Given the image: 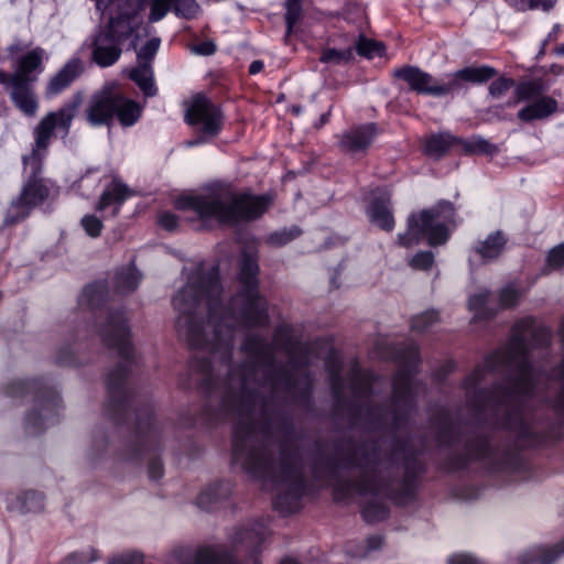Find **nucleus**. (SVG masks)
I'll list each match as a JSON object with an SVG mask.
<instances>
[{"label": "nucleus", "instance_id": "f257e3e1", "mask_svg": "<svg viewBox=\"0 0 564 564\" xmlns=\"http://www.w3.org/2000/svg\"><path fill=\"white\" fill-rule=\"evenodd\" d=\"M237 292L223 304L220 280H193L173 297L180 313L176 330L197 352L189 365L195 381L207 394L202 420L214 424L237 417L232 432V462L256 479L284 485L273 501L283 516L301 510L306 481L293 417L286 404L308 409L313 379L296 376L288 365H276L272 343L258 334L243 338L247 356L231 365L238 327L260 328L269 324V303L260 292V280H237Z\"/></svg>", "mask_w": 564, "mask_h": 564}, {"label": "nucleus", "instance_id": "f03ea898", "mask_svg": "<svg viewBox=\"0 0 564 564\" xmlns=\"http://www.w3.org/2000/svg\"><path fill=\"white\" fill-rule=\"evenodd\" d=\"M528 335L534 347H547L551 343L549 328L535 327L532 316L523 317L512 326L508 343L489 354L484 365H477L462 383L466 406L476 419L481 421L490 413L495 427L509 432L519 448L564 437L563 421L551 422L527 410L535 388Z\"/></svg>", "mask_w": 564, "mask_h": 564}, {"label": "nucleus", "instance_id": "7ed1b4c3", "mask_svg": "<svg viewBox=\"0 0 564 564\" xmlns=\"http://www.w3.org/2000/svg\"><path fill=\"white\" fill-rule=\"evenodd\" d=\"M425 437L419 448L410 438L393 437L390 457L383 458L377 442L357 444L351 438L315 440L310 455L311 474L315 480L334 481L335 501L359 496H384L404 506L414 499L419 479L427 470L421 458Z\"/></svg>", "mask_w": 564, "mask_h": 564}, {"label": "nucleus", "instance_id": "20e7f679", "mask_svg": "<svg viewBox=\"0 0 564 564\" xmlns=\"http://www.w3.org/2000/svg\"><path fill=\"white\" fill-rule=\"evenodd\" d=\"M395 359L400 368L392 379L390 409L369 402L372 384L357 364L348 372L352 399L346 400L340 367L330 366L329 387L335 413L346 416L350 426H361L368 431L390 430L397 433L404 429L417 411L412 383L421 361L419 346L413 341L399 346L395 349Z\"/></svg>", "mask_w": 564, "mask_h": 564}, {"label": "nucleus", "instance_id": "39448f33", "mask_svg": "<svg viewBox=\"0 0 564 564\" xmlns=\"http://www.w3.org/2000/svg\"><path fill=\"white\" fill-rule=\"evenodd\" d=\"M82 104L80 94L61 107L57 111L48 112L41 119L34 128V144L29 155L22 158L25 166L30 165L31 173L23 183L21 191L14 197L6 210L3 227H11L25 220L32 210L45 203L50 196V188L43 177H41L43 159L54 135L56 128L62 129L65 134L68 133L72 121Z\"/></svg>", "mask_w": 564, "mask_h": 564}, {"label": "nucleus", "instance_id": "423d86ee", "mask_svg": "<svg viewBox=\"0 0 564 564\" xmlns=\"http://www.w3.org/2000/svg\"><path fill=\"white\" fill-rule=\"evenodd\" d=\"M269 195L237 194L230 185L213 183L198 194L183 195L175 199L177 210L193 212L200 225L198 229L218 225H235L260 218L271 205Z\"/></svg>", "mask_w": 564, "mask_h": 564}, {"label": "nucleus", "instance_id": "0eeeda50", "mask_svg": "<svg viewBox=\"0 0 564 564\" xmlns=\"http://www.w3.org/2000/svg\"><path fill=\"white\" fill-rule=\"evenodd\" d=\"M99 335L105 346L117 350L122 361L107 375L106 388L108 401L106 413L116 424L127 422L134 394L126 387V381L133 364L134 349L131 332L123 310L108 311L105 322L99 327Z\"/></svg>", "mask_w": 564, "mask_h": 564}, {"label": "nucleus", "instance_id": "6e6552de", "mask_svg": "<svg viewBox=\"0 0 564 564\" xmlns=\"http://www.w3.org/2000/svg\"><path fill=\"white\" fill-rule=\"evenodd\" d=\"M140 9L139 0H117L115 7L108 8L106 22L95 30L88 44L93 63L105 68L120 59L123 44L139 29Z\"/></svg>", "mask_w": 564, "mask_h": 564}, {"label": "nucleus", "instance_id": "1a4fd4ad", "mask_svg": "<svg viewBox=\"0 0 564 564\" xmlns=\"http://www.w3.org/2000/svg\"><path fill=\"white\" fill-rule=\"evenodd\" d=\"M456 226L454 203L440 199L433 206L409 215L406 231L398 235L397 245L411 248L425 240L430 247L443 246L448 241Z\"/></svg>", "mask_w": 564, "mask_h": 564}, {"label": "nucleus", "instance_id": "9d476101", "mask_svg": "<svg viewBox=\"0 0 564 564\" xmlns=\"http://www.w3.org/2000/svg\"><path fill=\"white\" fill-rule=\"evenodd\" d=\"M3 392L9 398L34 395L33 409L24 419V427L32 434L43 430L44 421L54 416L59 405L57 392L42 379L11 380L3 387Z\"/></svg>", "mask_w": 564, "mask_h": 564}, {"label": "nucleus", "instance_id": "9b49d317", "mask_svg": "<svg viewBox=\"0 0 564 564\" xmlns=\"http://www.w3.org/2000/svg\"><path fill=\"white\" fill-rule=\"evenodd\" d=\"M134 433L117 452V459L122 463L140 464L142 459L161 449V430L153 420L150 404L135 410Z\"/></svg>", "mask_w": 564, "mask_h": 564}, {"label": "nucleus", "instance_id": "f8f14e48", "mask_svg": "<svg viewBox=\"0 0 564 564\" xmlns=\"http://www.w3.org/2000/svg\"><path fill=\"white\" fill-rule=\"evenodd\" d=\"M44 51L35 47L21 56L18 62V68L12 74V90L10 98L15 107L25 116L32 117L37 110V100L32 89V84L36 77L32 72L42 68Z\"/></svg>", "mask_w": 564, "mask_h": 564}, {"label": "nucleus", "instance_id": "ddd939ff", "mask_svg": "<svg viewBox=\"0 0 564 564\" xmlns=\"http://www.w3.org/2000/svg\"><path fill=\"white\" fill-rule=\"evenodd\" d=\"M185 121L189 126H199V135L188 142L189 145H197L220 132L224 116L219 106L212 102L205 95L198 94L185 112Z\"/></svg>", "mask_w": 564, "mask_h": 564}, {"label": "nucleus", "instance_id": "4468645a", "mask_svg": "<svg viewBox=\"0 0 564 564\" xmlns=\"http://www.w3.org/2000/svg\"><path fill=\"white\" fill-rule=\"evenodd\" d=\"M137 37L132 36L129 41L128 50L132 48L135 51L137 65L129 70L128 76L142 91L144 97H154L158 94V88L154 84L152 63L160 48L161 39L158 36L151 37L137 48Z\"/></svg>", "mask_w": 564, "mask_h": 564}, {"label": "nucleus", "instance_id": "2eb2a0df", "mask_svg": "<svg viewBox=\"0 0 564 564\" xmlns=\"http://www.w3.org/2000/svg\"><path fill=\"white\" fill-rule=\"evenodd\" d=\"M427 423L437 447L449 448L460 442L462 424L454 419L448 408L443 405L431 408Z\"/></svg>", "mask_w": 564, "mask_h": 564}, {"label": "nucleus", "instance_id": "dca6fc26", "mask_svg": "<svg viewBox=\"0 0 564 564\" xmlns=\"http://www.w3.org/2000/svg\"><path fill=\"white\" fill-rule=\"evenodd\" d=\"M394 77L404 80L409 89L419 95L444 96L457 90L458 83L449 80L446 84H437L433 76L423 72L416 66L406 65L397 68L393 73Z\"/></svg>", "mask_w": 564, "mask_h": 564}, {"label": "nucleus", "instance_id": "f3484780", "mask_svg": "<svg viewBox=\"0 0 564 564\" xmlns=\"http://www.w3.org/2000/svg\"><path fill=\"white\" fill-rule=\"evenodd\" d=\"M494 449L489 438L478 432L468 437L464 445L463 453H453L444 462L447 471H458L467 468L474 460L491 459Z\"/></svg>", "mask_w": 564, "mask_h": 564}, {"label": "nucleus", "instance_id": "a211bd4d", "mask_svg": "<svg viewBox=\"0 0 564 564\" xmlns=\"http://www.w3.org/2000/svg\"><path fill=\"white\" fill-rule=\"evenodd\" d=\"M378 133L375 122L355 126L343 132L338 147L341 152L350 155L366 153Z\"/></svg>", "mask_w": 564, "mask_h": 564}, {"label": "nucleus", "instance_id": "6ab92c4d", "mask_svg": "<svg viewBox=\"0 0 564 564\" xmlns=\"http://www.w3.org/2000/svg\"><path fill=\"white\" fill-rule=\"evenodd\" d=\"M112 90L104 89L91 96L86 109V120L94 127H112Z\"/></svg>", "mask_w": 564, "mask_h": 564}, {"label": "nucleus", "instance_id": "aec40b11", "mask_svg": "<svg viewBox=\"0 0 564 564\" xmlns=\"http://www.w3.org/2000/svg\"><path fill=\"white\" fill-rule=\"evenodd\" d=\"M85 70L79 57L70 58L46 84L45 96L53 97L68 88Z\"/></svg>", "mask_w": 564, "mask_h": 564}, {"label": "nucleus", "instance_id": "412c9836", "mask_svg": "<svg viewBox=\"0 0 564 564\" xmlns=\"http://www.w3.org/2000/svg\"><path fill=\"white\" fill-rule=\"evenodd\" d=\"M508 236L498 229L490 232L484 240H478L470 251L479 257L482 264L497 261L506 251Z\"/></svg>", "mask_w": 564, "mask_h": 564}, {"label": "nucleus", "instance_id": "4be33fe9", "mask_svg": "<svg viewBox=\"0 0 564 564\" xmlns=\"http://www.w3.org/2000/svg\"><path fill=\"white\" fill-rule=\"evenodd\" d=\"M112 123L117 120L123 128L133 126L142 115L139 102L112 90Z\"/></svg>", "mask_w": 564, "mask_h": 564}, {"label": "nucleus", "instance_id": "5701e85b", "mask_svg": "<svg viewBox=\"0 0 564 564\" xmlns=\"http://www.w3.org/2000/svg\"><path fill=\"white\" fill-rule=\"evenodd\" d=\"M267 540V530L262 524H256L251 528H242L237 532L235 541L246 546L252 564H261L259 555L262 551V544Z\"/></svg>", "mask_w": 564, "mask_h": 564}, {"label": "nucleus", "instance_id": "b1692460", "mask_svg": "<svg viewBox=\"0 0 564 564\" xmlns=\"http://www.w3.org/2000/svg\"><path fill=\"white\" fill-rule=\"evenodd\" d=\"M558 104L551 96H542L521 108L517 118L524 123L544 120L557 111Z\"/></svg>", "mask_w": 564, "mask_h": 564}, {"label": "nucleus", "instance_id": "393cba45", "mask_svg": "<svg viewBox=\"0 0 564 564\" xmlns=\"http://www.w3.org/2000/svg\"><path fill=\"white\" fill-rule=\"evenodd\" d=\"M371 223L384 231H392L395 225L388 195L375 197L367 209Z\"/></svg>", "mask_w": 564, "mask_h": 564}, {"label": "nucleus", "instance_id": "a878e982", "mask_svg": "<svg viewBox=\"0 0 564 564\" xmlns=\"http://www.w3.org/2000/svg\"><path fill=\"white\" fill-rule=\"evenodd\" d=\"M130 195H132V191L120 180L115 178L102 192L96 205V210L101 212L113 205L112 216H117L121 205Z\"/></svg>", "mask_w": 564, "mask_h": 564}, {"label": "nucleus", "instance_id": "bb28decb", "mask_svg": "<svg viewBox=\"0 0 564 564\" xmlns=\"http://www.w3.org/2000/svg\"><path fill=\"white\" fill-rule=\"evenodd\" d=\"M546 90L547 87L542 78L520 80L514 84L513 100L507 105L512 106L522 101L535 100L545 96L544 93Z\"/></svg>", "mask_w": 564, "mask_h": 564}, {"label": "nucleus", "instance_id": "cd10ccee", "mask_svg": "<svg viewBox=\"0 0 564 564\" xmlns=\"http://www.w3.org/2000/svg\"><path fill=\"white\" fill-rule=\"evenodd\" d=\"M564 554V541L550 547H535L519 557V564H553Z\"/></svg>", "mask_w": 564, "mask_h": 564}, {"label": "nucleus", "instance_id": "c85d7f7f", "mask_svg": "<svg viewBox=\"0 0 564 564\" xmlns=\"http://www.w3.org/2000/svg\"><path fill=\"white\" fill-rule=\"evenodd\" d=\"M7 508L20 513L39 512L44 509V496L35 490H26L10 498Z\"/></svg>", "mask_w": 564, "mask_h": 564}, {"label": "nucleus", "instance_id": "c756f323", "mask_svg": "<svg viewBox=\"0 0 564 564\" xmlns=\"http://www.w3.org/2000/svg\"><path fill=\"white\" fill-rule=\"evenodd\" d=\"M108 294V283L106 281H96L84 288L78 299V303L80 306L95 310L106 302Z\"/></svg>", "mask_w": 564, "mask_h": 564}, {"label": "nucleus", "instance_id": "7c9ffc66", "mask_svg": "<svg viewBox=\"0 0 564 564\" xmlns=\"http://www.w3.org/2000/svg\"><path fill=\"white\" fill-rule=\"evenodd\" d=\"M497 74V69L488 65L468 66L455 72L452 80H456L458 83L457 89H459L460 80L473 84H482L496 77Z\"/></svg>", "mask_w": 564, "mask_h": 564}, {"label": "nucleus", "instance_id": "2f4dec72", "mask_svg": "<svg viewBox=\"0 0 564 564\" xmlns=\"http://www.w3.org/2000/svg\"><path fill=\"white\" fill-rule=\"evenodd\" d=\"M459 144V138L448 132H440L431 135L424 145V153L431 158L440 159L454 145Z\"/></svg>", "mask_w": 564, "mask_h": 564}, {"label": "nucleus", "instance_id": "473e14b6", "mask_svg": "<svg viewBox=\"0 0 564 564\" xmlns=\"http://www.w3.org/2000/svg\"><path fill=\"white\" fill-rule=\"evenodd\" d=\"M225 482L217 481L204 489L196 498L197 506L206 511L212 510L221 499L227 498L228 488Z\"/></svg>", "mask_w": 564, "mask_h": 564}, {"label": "nucleus", "instance_id": "72a5a7b5", "mask_svg": "<svg viewBox=\"0 0 564 564\" xmlns=\"http://www.w3.org/2000/svg\"><path fill=\"white\" fill-rule=\"evenodd\" d=\"M141 281V273L131 264L122 268L115 275V289L118 293L133 292Z\"/></svg>", "mask_w": 564, "mask_h": 564}, {"label": "nucleus", "instance_id": "f704fd0d", "mask_svg": "<svg viewBox=\"0 0 564 564\" xmlns=\"http://www.w3.org/2000/svg\"><path fill=\"white\" fill-rule=\"evenodd\" d=\"M459 144L462 145L464 153L469 155L484 154L492 156L499 152L498 145L481 137H474L468 140L459 139Z\"/></svg>", "mask_w": 564, "mask_h": 564}, {"label": "nucleus", "instance_id": "c9c22d12", "mask_svg": "<svg viewBox=\"0 0 564 564\" xmlns=\"http://www.w3.org/2000/svg\"><path fill=\"white\" fill-rule=\"evenodd\" d=\"M355 50L359 56L368 59L375 56L382 57L386 54V45L383 42L368 39L364 34L358 36Z\"/></svg>", "mask_w": 564, "mask_h": 564}, {"label": "nucleus", "instance_id": "e433bc0d", "mask_svg": "<svg viewBox=\"0 0 564 564\" xmlns=\"http://www.w3.org/2000/svg\"><path fill=\"white\" fill-rule=\"evenodd\" d=\"M507 2L519 12L528 10H542L550 12L557 3V0H507Z\"/></svg>", "mask_w": 564, "mask_h": 564}, {"label": "nucleus", "instance_id": "4c0bfd02", "mask_svg": "<svg viewBox=\"0 0 564 564\" xmlns=\"http://www.w3.org/2000/svg\"><path fill=\"white\" fill-rule=\"evenodd\" d=\"M354 61V52L351 47L345 50L325 48L323 50L319 62L325 64H348Z\"/></svg>", "mask_w": 564, "mask_h": 564}, {"label": "nucleus", "instance_id": "58836bf2", "mask_svg": "<svg viewBox=\"0 0 564 564\" xmlns=\"http://www.w3.org/2000/svg\"><path fill=\"white\" fill-rule=\"evenodd\" d=\"M361 513L366 522L376 523L388 518L389 508L383 502L370 501L364 507Z\"/></svg>", "mask_w": 564, "mask_h": 564}, {"label": "nucleus", "instance_id": "ea45409f", "mask_svg": "<svg viewBox=\"0 0 564 564\" xmlns=\"http://www.w3.org/2000/svg\"><path fill=\"white\" fill-rule=\"evenodd\" d=\"M440 321V314L435 310H427L412 318L411 328L415 332H426Z\"/></svg>", "mask_w": 564, "mask_h": 564}, {"label": "nucleus", "instance_id": "a19ab883", "mask_svg": "<svg viewBox=\"0 0 564 564\" xmlns=\"http://www.w3.org/2000/svg\"><path fill=\"white\" fill-rule=\"evenodd\" d=\"M173 12L183 19H194L198 11L199 6L196 0H173Z\"/></svg>", "mask_w": 564, "mask_h": 564}, {"label": "nucleus", "instance_id": "79ce46f5", "mask_svg": "<svg viewBox=\"0 0 564 564\" xmlns=\"http://www.w3.org/2000/svg\"><path fill=\"white\" fill-rule=\"evenodd\" d=\"M302 15V2L301 0H286L285 1V24L286 33L290 34L294 25L299 22Z\"/></svg>", "mask_w": 564, "mask_h": 564}, {"label": "nucleus", "instance_id": "37998d69", "mask_svg": "<svg viewBox=\"0 0 564 564\" xmlns=\"http://www.w3.org/2000/svg\"><path fill=\"white\" fill-rule=\"evenodd\" d=\"M516 80L505 75L496 78L489 85L488 93L492 98H500L505 96L511 88L514 89Z\"/></svg>", "mask_w": 564, "mask_h": 564}, {"label": "nucleus", "instance_id": "c03bdc74", "mask_svg": "<svg viewBox=\"0 0 564 564\" xmlns=\"http://www.w3.org/2000/svg\"><path fill=\"white\" fill-rule=\"evenodd\" d=\"M434 253L430 250L416 252L409 261L413 270L429 271L434 264Z\"/></svg>", "mask_w": 564, "mask_h": 564}, {"label": "nucleus", "instance_id": "a18cd8bd", "mask_svg": "<svg viewBox=\"0 0 564 564\" xmlns=\"http://www.w3.org/2000/svg\"><path fill=\"white\" fill-rule=\"evenodd\" d=\"M301 232L302 231L299 227L283 229L281 231L271 234L269 237V242L274 247H282L297 238L301 235Z\"/></svg>", "mask_w": 564, "mask_h": 564}, {"label": "nucleus", "instance_id": "49530a36", "mask_svg": "<svg viewBox=\"0 0 564 564\" xmlns=\"http://www.w3.org/2000/svg\"><path fill=\"white\" fill-rule=\"evenodd\" d=\"M173 0H152L150 7L149 21L158 22L165 17L169 11H173Z\"/></svg>", "mask_w": 564, "mask_h": 564}, {"label": "nucleus", "instance_id": "de8ad7c7", "mask_svg": "<svg viewBox=\"0 0 564 564\" xmlns=\"http://www.w3.org/2000/svg\"><path fill=\"white\" fill-rule=\"evenodd\" d=\"M82 227L85 232L91 237L97 238L101 235L104 224L101 219L96 217L95 215H85L80 220Z\"/></svg>", "mask_w": 564, "mask_h": 564}, {"label": "nucleus", "instance_id": "09e8293b", "mask_svg": "<svg viewBox=\"0 0 564 564\" xmlns=\"http://www.w3.org/2000/svg\"><path fill=\"white\" fill-rule=\"evenodd\" d=\"M546 267L557 270L564 267V241L553 247L546 256Z\"/></svg>", "mask_w": 564, "mask_h": 564}, {"label": "nucleus", "instance_id": "8fccbe9b", "mask_svg": "<svg viewBox=\"0 0 564 564\" xmlns=\"http://www.w3.org/2000/svg\"><path fill=\"white\" fill-rule=\"evenodd\" d=\"M274 339L280 341V348L286 354H291L293 349V337L288 327L280 326L274 330Z\"/></svg>", "mask_w": 564, "mask_h": 564}, {"label": "nucleus", "instance_id": "3c124183", "mask_svg": "<svg viewBox=\"0 0 564 564\" xmlns=\"http://www.w3.org/2000/svg\"><path fill=\"white\" fill-rule=\"evenodd\" d=\"M99 558L98 550L90 547L88 552H76L67 557L68 564H89Z\"/></svg>", "mask_w": 564, "mask_h": 564}, {"label": "nucleus", "instance_id": "603ef678", "mask_svg": "<svg viewBox=\"0 0 564 564\" xmlns=\"http://www.w3.org/2000/svg\"><path fill=\"white\" fill-rule=\"evenodd\" d=\"M519 292L511 286L503 288L499 293V304L502 308H510L518 304Z\"/></svg>", "mask_w": 564, "mask_h": 564}, {"label": "nucleus", "instance_id": "864d4df0", "mask_svg": "<svg viewBox=\"0 0 564 564\" xmlns=\"http://www.w3.org/2000/svg\"><path fill=\"white\" fill-rule=\"evenodd\" d=\"M490 294L488 292L474 294L468 299V307L470 311L481 313L489 301Z\"/></svg>", "mask_w": 564, "mask_h": 564}, {"label": "nucleus", "instance_id": "5fc2aeb1", "mask_svg": "<svg viewBox=\"0 0 564 564\" xmlns=\"http://www.w3.org/2000/svg\"><path fill=\"white\" fill-rule=\"evenodd\" d=\"M158 224L167 231H174L178 226V217L173 213L165 212L159 216Z\"/></svg>", "mask_w": 564, "mask_h": 564}, {"label": "nucleus", "instance_id": "6e6d98bb", "mask_svg": "<svg viewBox=\"0 0 564 564\" xmlns=\"http://www.w3.org/2000/svg\"><path fill=\"white\" fill-rule=\"evenodd\" d=\"M148 474L150 479L158 480L163 477L164 468L163 463L158 457H151L148 464Z\"/></svg>", "mask_w": 564, "mask_h": 564}, {"label": "nucleus", "instance_id": "4d7b16f0", "mask_svg": "<svg viewBox=\"0 0 564 564\" xmlns=\"http://www.w3.org/2000/svg\"><path fill=\"white\" fill-rule=\"evenodd\" d=\"M108 564H143V555L139 553L127 554L112 558Z\"/></svg>", "mask_w": 564, "mask_h": 564}, {"label": "nucleus", "instance_id": "13d9d810", "mask_svg": "<svg viewBox=\"0 0 564 564\" xmlns=\"http://www.w3.org/2000/svg\"><path fill=\"white\" fill-rule=\"evenodd\" d=\"M448 564H480V562L468 554H454L448 558Z\"/></svg>", "mask_w": 564, "mask_h": 564}, {"label": "nucleus", "instance_id": "bf43d9fd", "mask_svg": "<svg viewBox=\"0 0 564 564\" xmlns=\"http://www.w3.org/2000/svg\"><path fill=\"white\" fill-rule=\"evenodd\" d=\"M194 51L202 55H212L216 52V45L214 42L206 41L196 45Z\"/></svg>", "mask_w": 564, "mask_h": 564}, {"label": "nucleus", "instance_id": "052dcab7", "mask_svg": "<svg viewBox=\"0 0 564 564\" xmlns=\"http://www.w3.org/2000/svg\"><path fill=\"white\" fill-rule=\"evenodd\" d=\"M383 544V536L370 535L367 538V547L369 551L379 550Z\"/></svg>", "mask_w": 564, "mask_h": 564}, {"label": "nucleus", "instance_id": "680f3d73", "mask_svg": "<svg viewBox=\"0 0 564 564\" xmlns=\"http://www.w3.org/2000/svg\"><path fill=\"white\" fill-rule=\"evenodd\" d=\"M0 84L8 86L11 91L12 90V74L9 75L4 70L0 69Z\"/></svg>", "mask_w": 564, "mask_h": 564}, {"label": "nucleus", "instance_id": "e2e57ef3", "mask_svg": "<svg viewBox=\"0 0 564 564\" xmlns=\"http://www.w3.org/2000/svg\"><path fill=\"white\" fill-rule=\"evenodd\" d=\"M262 68H263V62L259 61V59H256L249 66V74L250 75H256L259 72H261Z\"/></svg>", "mask_w": 564, "mask_h": 564}, {"label": "nucleus", "instance_id": "0e129e2a", "mask_svg": "<svg viewBox=\"0 0 564 564\" xmlns=\"http://www.w3.org/2000/svg\"><path fill=\"white\" fill-rule=\"evenodd\" d=\"M57 362L61 365H74V359L64 355V350H61L57 356Z\"/></svg>", "mask_w": 564, "mask_h": 564}, {"label": "nucleus", "instance_id": "69168bd1", "mask_svg": "<svg viewBox=\"0 0 564 564\" xmlns=\"http://www.w3.org/2000/svg\"><path fill=\"white\" fill-rule=\"evenodd\" d=\"M22 50L23 47L19 43H13L7 48L10 58H13Z\"/></svg>", "mask_w": 564, "mask_h": 564}, {"label": "nucleus", "instance_id": "338daca9", "mask_svg": "<svg viewBox=\"0 0 564 564\" xmlns=\"http://www.w3.org/2000/svg\"><path fill=\"white\" fill-rule=\"evenodd\" d=\"M332 109H333V107L330 106V107H329V109H328V111H327V112H325V113H323V115L321 116V118H319V124H317V127H322V126H324L325 123H327V122H328V119H329V116H330Z\"/></svg>", "mask_w": 564, "mask_h": 564}, {"label": "nucleus", "instance_id": "774afa93", "mask_svg": "<svg viewBox=\"0 0 564 564\" xmlns=\"http://www.w3.org/2000/svg\"><path fill=\"white\" fill-rule=\"evenodd\" d=\"M280 564H300V562L293 557H284Z\"/></svg>", "mask_w": 564, "mask_h": 564}]
</instances>
